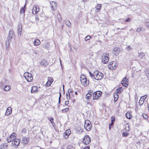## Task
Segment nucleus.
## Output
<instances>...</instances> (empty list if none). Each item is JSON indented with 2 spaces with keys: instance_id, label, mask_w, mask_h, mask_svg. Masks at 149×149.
I'll list each match as a JSON object with an SVG mask.
<instances>
[{
  "instance_id": "1",
  "label": "nucleus",
  "mask_w": 149,
  "mask_h": 149,
  "mask_svg": "<svg viewBox=\"0 0 149 149\" xmlns=\"http://www.w3.org/2000/svg\"><path fill=\"white\" fill-rule=\"evenodd\" d=\"M94 75H95L94 78L97 80H100L104 77L103 74L98 71L95 72H94Z\"/></svg>"
},
{
  "instance_id": "2",
  "label": "nucleus",
  "mask_w": 149,
  "mask_h": 149,
  "mask_svg": "<svg viewBox=\"0 0 149 149\" xmlns=\"http://www.w3.org/2000/svg\"><path fill=\"white\" fill-rule=\"evenodd\" d=\"M26 79L28 82H31L33 79V77L32 74L28 72H26L24 73V75Z\"/></svg>"
},
{
  "instance_id": "3",
  "label": "nucleus",
  "mask_w": 149,
  "mask_h": 149,
  "mask_svg": "<svg viewBox=\"0 0 149 149\" xmlns=\"http://www.w3.org/2000/svg\"><path fill=\"white\" fill-rule=\"evenodd\" d=\"M117 66V64L115 61L110 62L108 65V68L111 70H115Z\"/></svg>"
},
{
  "instance_id": "4",
  "label": "nucleus",
  "mask_w": 149,
  "mask_h": 149,
  "mask_svg": "<svg viewBox=\"0 0 149 149\" xmlns=\"http://www.w3.org/2000/svg\"><path fill=\"white\" fill-rule=\"evenodd\" d=\"M80 81L81 84L84 86H86L89 84V81H87L86 78L84 77L83 75L81 76L80 77Z\"/></svg>"
},
{
  "instance_id": "5",
  "label": "nucleus",
  "mask_w": 149,
  "mask_h": 149,
  "mask_svg": "<svg viewBox=\"0 0 149 149\" xmlns=\"http://www.w3.org/2000/svg\"><path fill=\"white\" fill-rule=\"evenodd\" d=\"M90 137L88 135L85 136L82 140L83 143L85 145H87L91 142Z\"/></svg>"
},
{
  "instance_id": "6",
  "label": "nucleus",
  "mask_w": 149,
  "mask_h": 149,
  "mask_svg": "<svg viewBox=\"0 0 149 149\" xmlns=\"http://www.w3.org/2000/svg\"><path fill=\"white\" fill-rule=\"evenodd\" d=\"M102 62L104 64L107 63L109 59V54L106 53L104 55L102 56Z\"/></svg>"
},
{
  "instance_id": "7",
  "label": "nucleus",
  "mask_w": 149,
  "mask_h": 149,
  "mask_svg": "<svg viewBox=\"0 0 149 149\" xmlns=\"http://www.w3.org/2000/svg\"><path fill=\"white\" fill-rule=\"evenodd\" d=\"M91 123L88 120H86L84 122V128L88 131L91 130Z\"/></svg>"
},
{
  "instance_id": "8",
  "label": "nucleus",
  "mask_w": 149,
  "mask_h": 149,
  "mask_svg": "<svg viewBox=\"0 0 149 149\" xmlns=\"http://www.w3.org/2000/svg\"><path fill=\"white\" fill-rule=\"evenodd\" d=\"M102 93L101 91L94 92L93 94V100L98 99L101 95Z\"/></svg>"
},
{
  "instance_id": "9",
  "label": "nucleus",
  "mask_w": 149,
  "mask_h": 149,
  "mask_svg": "<svg viewBox=\"0 0 149 149\" xmlns=\"http://www.w3.org/2000/svg\"><path fill=\"white\" fill-rule=\"evenodd\" d=\"M20 142V140L18 139H15L12 143V145L15 148L17 147Z\"/></svg>"
},
{
  "instance_id": "10",
  "label": "nucleus",
  "mask_w": 149,
  "mask_h": 149,
  "mask_svg": "<svg viewBox=\"0 0 149 149\" xmlns=\"http://www.w3.org/2000/svg\"><path fill=\"white\" fill-rule=\"evenodd\" d=\"M50 3L52 10H56L57 8V5L56 3L54 1H52Z\"/></svg>"
},
{
  "instance_id": "11",
  "label": "nucleus",
  "mask_w": 149,
  "mask_h": 149,
  "mask_svg": "<svg viewBox=\"0 0 149 149\" xmlns=\"http://www.w3.org/2000/svg\"><path fill=\"white\" fill-rule=\"evenodd\" d=\"M71 131L70 129L67 130L63 134V136L65 139H67Z\"/></svg>"
},
{
  "instance_id": "12",
  "label": "nucleus",
  "mask_w": 149,
  "mask_h": 149,
  "mask_svg": "<svg viewBox=\"0 0 149 149\" xmlns=\"http://www.w3.org/2000/svg\"><path fill=\"white\" fill-rule=\"evenodd\" d=\"M52 77H48V81L45 84V86H47L49 87L50 86L51 83H52V81H51L50 79L51 80H52Z\"/></svg>"
},
{
  "instance_id": "13",
  "label": "nucleus",
  "mask_w": 149,
  "mask_h": 149,
  "mask_svg": "<svg viewBox=\"0 0 149 149\" xmlns=\"http://www.w3.org/2000/svg\"><path fill=\"white\" fill-rule=\"evenodd\" d=\"M40 64L42 66L45 67L48 64L47 61L45 60H42L40 63Z\"/></svg>"
},
{
  "instance_id": "14",
  "label": "nucleus",
  "mask_w": 149,
  "mask_h": 149,
  "mask_svg": "<svg viewBox=\"0 0 149 149\" xmlns=\"http://www.w3.org/2000/svg\"><path fill=\"white\" fill-rule=\"evenodd\" d=\"M12 112V108L11 107H9L7 109L5 113V114L6 115H10Z\"/></svg>"
},
{
  "instance_id": "15",
  "label": "nucleus",
  "mask_w": 149,
  "mask_h": 149,
  "mask_svg": "<svg viewBox=\"0 0 149 149\" xmlns=\"http://www.w3.org/2000/svg\"><path fill=\"white\" fill-rule=\"evenodd\" d=\"M37 87L36 86H33L32 87L31 90V92L32 93H35L37 92Z\"/></svg>"
},
{
  "instance_id": "16",
  "label": "nucleus",
  "mask_w": 149,
  "mask_h": 149,
  "mask_svg": "<svg viewBox=\"0 0 149 149\" xmlns=\"http://www.w3.org/2000/svg\"><path fill=\"white\" fill-rule=\"evenodd\" d=\"M120 49L118 47H116L113 49V52L117 54H118L120 52Z\"/></svg>"
},
{
  "instance_id": "17",
  "label": "nucleus",
  "mask_w": 149,
  "mask_h": 149,
  "mask_svg": "<svg viewBox=\"0 0 149 149\" xmlns=\"http://www.w3.org/2000/svg\"><path fill=\"white\" fill-rule=\"evenodd\" d=\"M29 141V139L25 136L23 138L22 142L24 144H26Z\"/></svg>"
},
{
  "instance_id": "18",
  "label": "nucleus",
  "mask_w": 149,
  "mask_h": 149,
  "mask_svg": "<svg viewBox=\"0 0 149 149\" xmlns=\"http://www.w3.org/2000/svg\"><path fill=\"white\" fill-rule=\"evenodd\" d=\"M145 56V53L143 52H140L138 53V57L142 59Z\"/></svg>"
},
{
  "instance_id": "19",
  "label": "nucleus",
  "mask_w": 149,
  "mask_h": 149,
  "mask_svg": "<svg viewBox=\"0 0 149 149\" xmlns=\"http://www.w3.org/2000/svg\"><path fill=\"white\" fill-rule=\"evenodd\" d=\"M16 136V134L15 133H13L11 134L10 136L11 137V139L13 141L15 139Z\"/></svg>"
},
{
  "instance_id": "20",
  "label": "nucleus",
  "mask_w": 149,
  "mask_h": 149,
  "mask_svg": "<svg viewBox=\"0 0 149 149\" xmlns=\"http://www.w3.org/2000/svg\"><path fill=\"white\" fill-rule=\"evenodd\" d=\"M37 8L36 6H34L32 10V13L33 14H36L37 13L36 10Z\"/></svg>"
},
{
  "instance_id": "21",
  "label": "nucleus",
  "mask_w": 149,
  "mask_h": 149,
  "mask_svg": "<svg viewBox=\"0 0 149 149\" xmlns=\"http://www.w3.org/2000/svg\"><path fill=\"white\" fill-rule=\"evenodd\" d=\"M22 32V26L19 25L18 26V35L19 36H21V33Z\"/></svg>"
},
{
  "instance_id": "22",
  "label": "nucleus",
  "mask_w": 149,
  "mask_h": 149,
  "mask_svg": "<svg viewBox=\"0 0 149 149\" xmlns=\"http://www.w3.org/2000/svg\"><path fill=\"white\" fill-rule=\"evenodd\" d=\"M101 5L100 4H98L95 7L96 8V12H98L100 9L101 7Z\"/></svg>"
},
{
  "instance_id": "23",
  "label": "nucleus",
  "mask_w": 149,
  "mask_h": 149,
  "mask_svg": "<svg viewBox=\"0 0 149 149\" xmlns=\"http://www.w3.org/2000/svg\"><path fill=\"white\" fill-rule=\"evenodd\" d=\"M10 86H8L6 85L5 86L4 88V91H8L10 90Z\"/></svg>"
},
{
  "instance_id": "24",
  "label": "nucleus",
  "mask_w": 149,
  "mask_h": 149,
  "mask_svg": "<svg viewBox=\"0 0 149 149\" xmlns=\"http://www.w3.org/2000/svg\"><path fill=\"white\" fill-rule=\"evenodd\" d=\"M26 4H25L24 7H22L21 9L20 10V13L21 14L23 13V14H24L25 13V9L24 8L26 6Z\"/></svg>"
},
{
  "instance_id": "25",
  "label": "nucleus",
  "mask_w": 149,
  "mask_h": 149,
  "mask_svg": "<svg viewBox=\"0 0 149 149\" xmlns=\"http://www.w3.org/2000/svg\"><path fill=\"white\" fill-rule=\"evenodd\" d=\"M145 72L148 79H149V69H146L145 71Z\"/></svg>"
},
{
  "instance_id": "26",
  "label": "nucleus",
  "mask_w": 149,
  "mask_h": 149,
  "mask_svg": "<svg viewBox=\"0 0 149 149\" xmlns=\"http://www.w3.org/2000/svg\"><path fill=\"white\" fill-rule=\"evenodd\" d=\"M126 118L128 119H130L131 118L132 116L130 113H127L125 114Z\"/></svg>"
},
{
  "instance_id": "27",
  "label": "nucleus",
  "mask_w": 149,
  "mask_h": 149,
  "mask_svg": "<svg viewBox=\"0 0 149 149\" xmlns=\"http://www.w3.org/2000/svg\"><path fill=\"white\" fill-rule=\"evenodd\" d=\"M92 95L87 94L86 95V98L87 100H89L91 97Z\"/></svg>"
},
{
  "instance_id": "28",
  "label": "nucleus",
  "mask_w": 149,
  "mask_h": 149,
  "mask_svg": "<svg viewBox=\"0 0 149 149\" xmlns=\"http://www.w3.org/2000/svg\"><path fill=\"white\" fill-rule=\"evenodd\" d=\"M145 24L147 27L149 28V19L145 20Z\"/></svg>"
},
{
  "instance_id": "29",
  "label": "nucleus",
  "mask_w": 149,
  "mask_h": 149,
  "mask_svg": "<svg viewBox=\"0 0 149 149\" xmlns=\"http://www.w3.org/2000/svg\"><path fill=\"white\" fill-rule=\"evenodd\" d=\"M8 146L6 144H3L2 146L1 145V149H7Z\"/></svg>"
},
{
  "instance_id": "30",
  "label": "nucleus",
  "mask_w": 149,
  "mask_h": 149,
  "mask_svg": "<svg viewBox=\"0 0 149 149\" xmlns=\"http://www.w3.org/2000/svg\"><path fill=\"white\" fill-rule=\"evenodd\" d=\"M117 92L118 93H120L122 91L123 89L122 87H120L118 88L117 90Z\"/></svg>"
},
{
  "instance_id": "31",
  "label": "nucleus",
  "mask_w": 149,
  "mask_h": 149,
  "mask_svg": "<svg viewBox=\"0 0 149 149\" xmlns=\"http://www.w3.org/2000/svg\"><path fill=\"white\" fill-rule=\"evenodd\" d=\"M57 17L59 22L61 21V16L60 14H58L57 15Z\"/></svg>"
},
{
  "instance_id": "32",
  "label": "nucleus",
  "mask_w": 149,
  "mask_h": 149,
  "mask_svg": "<svg viewBox=\"0 0 149 149\" xmlns=\"http://www.w3.org/2000/svg\"><path fill=\"white\" fill-rule=\"evenodd\" d=\"M66 24L69 27L71 26V24L69 21L68 20L65 21Z\"/></svg>"
},
{
  "instance_id": "33",
  "label": "nucleus",
  "mask_w": 149,
  "mask_h": 149,
  "mask_svg": "<svg viewBox=\"0 0 149 149\" xmlns=\"http://www.w3.org/2000/svg\"><path fill=\"white\" fill-rule=\"evenodd\" d=\"M14 34V32L10 30L9 33V36L11 37H12Z\"/></svg>"
},
{
  "instance_id": "34",
  "label": "nucleus",
  "mask_w": 149,
  "mask_h": 149,
  "mask_svg": "<svg viewBox=\"0 0 149 149\" xmlns=\"http://www.w3.org/2000/svg\"><path fill=\"white\" fill-rule=\"evenodd\" d=\"M6 140L9 143L11 141H13L11 139V136H9V137H8L7 139Z\"/></svg>"
},
{
  "instance_id": "35",
  "label": "nucleus",
  "mask_w": 149,
  "mask_h": 149,
  "mask_svg": "<svg viewBox=\"0 0 149 149\" xmlns=\"http://www.w3.org/2000/svg\"><path fill=\"white\" fill-rule=\"evenodd\" d=\"M69 110L68 108H66L65 109H63L61 110L62 113H65L67 111H68Z\"/></svg>"
},
{
  "instance_id": "36",
  "label": "nucleus",
  "mask_w": 149,
  "mask_h": 149,
  "mask_svg": "<svg viewBox=\"0 0 149 149\" xmlns=\"http://www.w3.org/2000/svg\"><path fill=\"white\" fill-rule=\"evenodd\" d=\"M114 97H115V99H114V101L115 102H116L118 100V95L116 94H114Z\"/></svg>"
},
{
  "instance_id": "37",
  "label": "nucleus",
  "mask_w": 149,
  "mask_h": 149,
  "mask_svg": "<svg viewBox=\"0 0 149 149\" xmlns=\"http://www.w3.org/2000/svg\"><path fill=\"white\" fill-rule=\"evenodd\" d=\"M48 120H49L50 122L53 125V123L54 124V123L53 120H54V118L52 117H51L50 118H47Z\"/></svg>"
},
{
  "instance_id": "38",
  "label": "nucleus",
  "mask_w": 149,
  "mask_h": 149,
  "mask_svg": "<svg viewBox=\"0 0 149 149\" xmlns=\"http://www.w3.org/2000/svg\"><path fill=\"white\" fill-rule=\"evenodd\" d=\"M66 99L67 100H68L70 99V94L69 92H68L66 93Z\"/></svg>"
},
{
  "instance_id": "39",
  "label": "nucleus",
  "mask_w": 149,
  "mask_h": 149,
  "mask_svg": "<svg viewBox=\"0 0 149 149\" xmlns=\"http://www.w3.org/2000/svg\"><path fill=\"white\" fill-rule=\"evenodd\" d=\"M143 118L145 119H147L148 118V116L147 114L145 113L143 114Z\"/></svg>"
},
{
  "instance_id": "40",
  "label": "nucleus",
  "mask_w": 149,
  "mask_h": 149,
  "mask_svg": "<svg viewBox=\"0 0 149 149\" xmlns=\"http://www.w3.org/2000/svg\"><path fill=\"white\" fill-rule=\"evenodd\" d=\"M128 135V133L123 132V133L122 135L124 137H126Z\"/></svg>"
},
{
  "instance_id": "41",
  "label": "nucleus",
  "mask_w": 149,
  "mask_h": 149,
  "mask_svg": "<svg viewBox=\"0 0 149 149\" xmlns=\"http://www.w3.org/2000/svg\"><path fill=\"white\" fill-rule=\"evenodd\" d=\"M91 38V36H86L85 38V40L86 41H87L88 40H89Z\"/></svg>"
},
{
  "instance_id": "42",
  "label": "nucleus",
  "mask_w": 149,
  "mask_h": 149,
  "mask_svg": "<svg viewBox=\"0 0 149 149\" xmlns=\"http://www.w3.org/2000/svg\"><path fill=\"white\" fill-rule=\"evenodd\" d=\"M147 96L146 95H145L144 96H142L141 97L140 100L142 99V100H145L146 98L147 97Z\"/></svg>"
},
{
  "instance_id": "43",
  "label": "nucleus",
  "mask_w": 149,
  "mask_h": 149,
  "mask_svg": "<svg viewBox=\"0 0 149 149\" xmlns=\"http://www.w3.org/2000/svg\"><path fill=\"white\" fill-rule=\"evenodd\" d=\"M131 49V47L130 46H128L126 47V49L128 51H129Z\"/></svg>"
},
{
  "instance_id": "44",
  "label": "nucleus",
  "mask_w": 149,
  "mask_h": 149,
  "mask_svg": "<svg viewBox=\"0 0 149 149\" xmlns=\"http://www.w3.org/2000/svg\"><path fill=\"white\" fill-rule=\"evenodd\" d=\"M127 82V81H125V82L122 84H123V86L127 87L128 86V84Z\"/></svg>"
},
{
  "instance_id": "45",
  "label": "nucleus",
  "mask_w": 149,
  "mask_h": 149,
  "mask_svg": "<svg viewBox=\"0 0 149 149\" xmlns=\"http://www.w3.org/2000/svg\"><path fill=\"white\" fill-rule=\"evenodd\" d=\"M127 81V80L126 79V77H125L122 81L121 84L125 82V81Z\"/></svg>"
},
{
  "instance_id": "46",
  "label": "nucleus",
  "mask_w": 149,
  "mask_h": 149,
  "mask_svg": "<svg viewBox=\"0 0 149 149\" xmlns=\"http://www.w3.org/2000/svg\"><path fill=\"white\" fill-rule=\"evenodd\" d=\"M61 95L60 93H59V96L58 98V104H60L61 103Z\"/></svg>"
},
{
  "instance_id": "47",
  "label": "nucleus",
  "mask_w": 149,
  "mask_h": 149,
  "mask_svg": "<svg viewBox=\"0 0 149 149\" xmlns=\"http://www.w3.org/2000/svg\"><path fill=\"white\" fill-rule=\"evenodd\" d=\"M111 123H113H113L115 121V118L114 117H111Z\"/></svg>"
},
{
  "instance_id": "48",
  "label": "nucleus",
  "mask_w": 149,
  "mask_h": 149,
  "mask_svg": "<svg viewBox=\"0 0 149 149\" xmlns=\"http://www.w3.org/2000/svg\"><path fill=\"white\" fill-rule=\"evenodd\" d=\"M89 74L91 77H95V75H94V72L93 74L90 72H89Z\"/></svg>"
},
{
  "instance_id": "49",
  "label": "nucleus",
  "mask_w": 149,
  "mask_h": 149,
  "mask_svg": "<svg viewBox=\"0 0 149 149\" xmlns=\"http://www.w3.org/2000/svg\"><path fill=\"white\" fill-rule=\"evenodd\" d=\"M12 38V37L10 38V37L9 36L8 37H7V40H8V41L9 42H10V41L11 40Z\"/></svg>"
},
{
  "instance_id": "50",
  "label": "nucleus",
  "mask_w": 149,
  "mask_h": 149,
  "mask_svg": "<svg viewBox=\"0 0 149 149\" xmlns=\"http://www.w3.org/2000/svg\"><path fill=\"white\" fill-rule=\"evenodd\" d=\"M93 90H90L88 91V93L87 94H91L92 95V94H93Z\"/></svg>"
},
{
  "instance_id": "51",
  "label": "nucleus",
  "mask_w": 149,
  "mask_h": 149,
  "mask_svg": "<svg viewBox=\"0 0 149 149\" xmlns=\"http://www.w3.org/2000/svg\"><path fill=\"white\" fill-rule=\"evenodd\" d=\"M87 104L88 105V107L89 108L91 107H92V104L90 102H87Z\"/></svg>"
},
{
  "instance_id": "52",
  "label": "nucleus",
  "mask_w": 149,
  "mask_h": 149,
  "mask_svg": "<svg viewBox=\"0 0 149 149\" xmlns=\"http://www.w3.org/2000/svg\"><path fill=\"white\" fill-rule=\"evenodd\" d=\"M144 102L142 100H140V101L139 102V104H143Z\"/></svg>"
},
{
  "instance_id": "53",
  "label": "nucleus",
  "mask_w": 149,
  "mask_h": 149,
  "mask_svg": "<svg viewBox=\"0 0 149 149\" xmlns=\"http://www.w3.org/2000/svg\"><path fill=\"white\" fill-rule=\"evenodd\" d=\"M37 40V39H36L35 40L33 44H34V45L35 46H37V44H36Z\"/></svg>"
},
{
  "instance_id": "54",
  "label": "nucleus",
  "mask_w": 149,
  "mask_h": 149,
  "mask_svg": "<svg viewBox=\"0 0 149 149\" xmlns=\"http://www.w3.org/2000/svg\"><path fill=\"white\" fill-rule=\"evenodd\" d=\"M141 28H137L136 30V31L138 32H139L141 31Z\"/></svg>"
},
{
  "instance_id": "55",
  "label": "nucleus",
  "mask_w": 149,
  "mask_h": 149,
  "mask_svg": "<svg viewBox=\"0 0 149 149\" xmlns=\"http://www.w3.org/2000/svg\"><path fill=\"white\" fill-rule=\"evenodd\" d=\"M26 132V130L25 129H23L22 131V133L24 134Z\"/></svg>"
},
{
  "instance_id": "56",
  "label": "nucleus",
  "mask_w": 149,
  "mask_h": 149,
  "mask_svg": "<svg viewBox=\"0 0 149 149\" xmlns=\"http://www.w3.org/2000/svg\"><path fill=\"white\" fill-rule=\"evenodd\" d=\"M131 19L129 18H128L127 19L125 20L126 22H129L130 21Z\"/></svg>"
},
{
  "instance_id": "57",
  "label": "nucleus",
  "mask_w": 149,
  "mask_h": 149,
  "mask_svg": "<svg viewBox=\"0 0 149 149\" xmlns=\"http://www.w3.org/2000/svg\"><path fill=\"white\" fill-rule=\"evenodd\" d=\"M83 149H90V147L89 146L85 147Z\"/></svg>"
},
{
  "instance_id": "58",
  "label": "nucleus",
  "mask_w": 149,
  "mask_h": 149,
  "mask_svg": "<svg viewBox=\"0 0 149 149\" xmlns=\"http://www.w3.org/2000/svg\"><path fill=\"white\" fill-rule=\"evenodd\" d=\"M69 101H65V105H68V104H69Z\"/></svg>"
},
{
  "instance_id": "59",
  "label": "nucleus",
  "mask_w": 149,
  "mask_h": 149,
  "mask_svg": "<svg viewBox=\"0 0 149 149\" xmlns=\"http://www.w3.org/2000/svg\"><path fill=\"white\" fill-rule=\"evenodd\" d=\"M68 92H69V93H71L73 92V91L71 90L70 89H69L68 91Z\"/></svg>"
},
{
  "instance_id": "60",
  "label": "nucleus",
  "mask_w": 149,
  "mask_h": 149,
  "mask_svg": "<svg viewBox=\"0 0 149 149\" xmlns=\"http://www.w3.org/2000/svg\"><path fill=\"white\" fill-rule=\"evenodd\" d=\"M40 40L38 39V45H40Z\"/></svg>"
},
{
  "instance_id": "61",
  "label": "nucleus",
  "mask_w": 149,
  "mask_h": 149,
  "mask_svg": "<svg viewBox=\"0 0 149 149\" xmlns=\"http://www.w3.org/2000/svg\"><path fill=\"white\" fill-rule=\"evenodd\" d=\"M82 0L84 2H86L88 1L89 0Z\"/></svg>"
},
{
  "instance_id": "62",
  "label": "nucleus",
  "mask_w": 149,
  "mask_h": 149,
  "mask_svg": "<svg viewBox=\"0 0 149 149\" xmlns=\"http://www.w3.org/2000/svg\"><path fill=\"white\" fill-rule=\"evenodd\" d=\"M125 29V28H122L120 29L121 30H124Z\"/></svg>"
},
{
  "instance_id": "63",
  "label": "nucleus",
  "mask_w": 149,
  "mask_h": 149,
  "mask_svg": "<svg viewBox=\"0 0 149 149\" xmlns=\"http://www.w3.org/2000/svg\"><path fill=\"white\" fill-rule=\"evenodd\" d=\"M112 124H113V123H111V124H109V128H110V125H112Z\"/></svg>"
},
{
  "instance_id": "64",
  "label": "nucleus",
  "mask_w": 149,
  "mask_h": 149,
  "mask_svg": "<svg viewBox=\"0 0 149 149\" xmlns=\"http://www.w3.org/2000/svg\"><path fill=\"white\" fill-rule=\"evenodd\" d=\"M75 93L76 95H77V92H75Z\"/></svg>"
}]
</instances>
